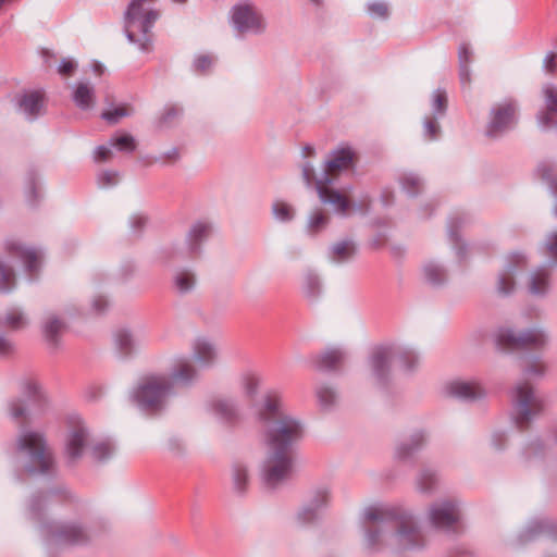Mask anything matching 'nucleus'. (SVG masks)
Here are the masks:
<instances>
[{
    "mask_svg": "<svg viewBox=\"0 0 557 557\" xmlns=\"http://www.w3.org/2000/svg\"><path fill=\"white\" fill-rule=\"evenodd\" d=\"M258 418L264 429V443L268 449L263 468V479L274 485L292 471V447L302 436L300 421L284 410L282 396L268 393L258 410Z\"/></svg>",
    "mask_w": 557,
    "mask_h": 557,
    "instance_id": "1",
    "label": "nucleus"
},
{
    "mask_svg": "<svg viewBox=\"0 0 557 557\" xmlns=\"http://www.w3.org/2000/svg\"><path fill=\"white\" fill-rule=\"evenodd\" d=\"M367 522L376 523L366 534V545L372 550L389 548L395 552L411 549L420 544L419 532L410 520L396 517L387 507L369 506L362 511Z\"/></svg>",
    "mask_w": 557,
    "mask_h": 557,
    "instance_id": "2",
    "label": "nucleus"
},
{
    "mask_svg": "<svg viewBox=\"0 0 557 557\" xmlns=\"http://www.w3.org/2000/svg\"><path fill=\"white\" fill-rule=\"evenodd\" d=\"M197 377V371L186 358H177L170 376L150 373L141 377L133 392L135 403L144 409H158L172 394L175 384H188Z\"/></svg>",
    "mask_w": 557,
    "mask_h": 557,
    "instance_id": "3",
    "label": "nucleus"
},
{
    "mask_svg": "<svg viewBox=\"0 0 557 557\" xmlns=\"http://www.w3.org/2000/svg\"><path fill=\"white\" fill-rule=\"evenodd\" d=\"M354 161V152L350 148L334 150L325 163V171L315 180V188L320 200L334 207L336 212L345 214L349 208V201L339 191L329 187L332 175L348 169Z\"/></svg>",
    "mask_w": 557,
    "mask_h": 557,
    "instance_id": "4",
    "label": "nucleus"
},
{
    "mask_svg": "<svg viewBox=\"0 0 557 557\" xmlns=\"http://www.w3.org/2000/svg\"><path fill=\"white\" fill-rule=\"evenodd\" d=\"M17 450L28 459V472L47 473L54 467V459L47 446L44 434L24 429L16 440Z\"/></svg>",
    "mask_w": 557,
    "mask_h": 557,
    "instance_id": "5",
    "label": "nucleus"
},
{
    "mask_svg": "<svg viewBox=\"0 0 557 557\" xmlns=\"http://www.w3.org/2000/svg\"><path fill=\"white\" fill-rule=\"evenodd\" d=\"M496 344L502 348H541L548 337L543 330L530 329L516 334L511 329H500L495 336Z\"/></svg>",
    "mask_w": 557,
    "mask_h": 557,
    "instance_id": "6",
    "label": "nucleus"
},
{
    "mask_svg": "<svg viewBox=\"0 0 557 557\" xmlns=\"http://www.w3.org/2000/svg\"><path fill=\"white\" fill-rule=\"evenodd\" d=\"M512 404L518 422H527L542 408L532 387L528 383L518 384L512 392Z\"/></svg>",
    "mask_w": 557,
    "mask_h": 557,
    "instance_id": "7",
    "label": "nucleus"
},
{
    "mask_svg": "<svg viewBox=\"0 0 557 557\" xmlns=\"http://www.w3.org/2000/svg\"><path fill=\"white\" fill-rule=\"evenodd\" d=\"M516 111V103L511 100H506L493 107L487 134L494 136L513 126L517 120Z\"/></svg>",
    "mask_w": 557,
    "mask_h": 557,
    "instance_id": "8",
    "label": "nucleus"
},
{
    "mask_svg": "<svg viewBox=\"0 0 557 557\" xmlns=\"http://www.w3.org/2000/svg\"><path fill=\"white\" fill-rule=\"evenodd\" d=\"M232 23L238 30L251 33H260L265 26L260 13L249 4H240L233 8Z\"/></svg>",
    "mask_w": 557,
    "mask_h": 557,
    "instance_id": "9",
    "label": "nucleus"
},
{
    "mask_svg": "<svg viewBox=\"0 0 557 557\" xmlns=\"http://www.w3.org/2000/svg\"><path fill=\"white\" fill-rule=\"evenodd\" d=\"M431 523L441 530L450 531L460 520V512L457 504L445 500L430 508Z\"/></svg>",
    "mask_w": 557,
    "mask_h": 557,
    "instance_id": "10",
    "label": "nucleus"
},
{
    "mask_svg": "<svg viewBox=\"0 0 557 557\" xmlns=\"http://www.w3.org/2000/svg\"><path fill=\"white\" fill-rule=\"evenodd\" d=\"M393 357L394 350L389 346H380L373 349L369 358V369L374 380L383 382L387 377Z\"/></svg>",
    "mask_w": 557,
    "mask_h": 557,
    "instance_id": "11",
    "label": "nucleus"
},
{
    "mask_svg": "<svg viewBox=\"0 0 557 557\" xmlns=\"http://www.w3.org/2000/svg\"><path fill=\"white\" fill-rule=\"evenodd\" d=\"M448 396L463 400H473L485 395V389L476 381L455 380L446 384Z\"/></svg>",
    "mask_w": 557,
    "mask_h": 557,
    "instance_id": "12",
    "label": "nucleus"
},
{
    "mask_svg": "<svg viewBox=\"0 0 557 557\" xmlns=\"http://www.w3.org/2000/svg\"><path fill=\"white\" fill-rule=\"evenodd\" d=\"M88 443V432L84 426L71 430L65 441V455L69 461L74 462L82 457Z\"/></svg>",
    "mask_w": 557,
    "mask_h": 557,
    "instance_id": "13",
    "label": "nucleus"
},
{
    "mask_svg": "<svg viewBox=\"0 0 557 557\" xmlns=\"http://www.w3.org/2000/svg\"><path fill=\"white\" fill-rule=\"evenodd\" d=\"M7 250L13 257L21 258L28 271H34L40 264V255L33 248L25 247L18 240H8Z\"/></svg>",
    "mask_w": 557,
    "mask_h": 557,
    "instance_id": "14",
    "label": "nucleus"
},
{
    "mask_svg": "<svg viewBox=\"0 0 557 557\" xmlns=\"http://www.w3.org/2000/svg\"><path fill=\"white\" fill-rule=\"evenodd\" d=\"M114 342L122 354L128 355L141 347L145 339L144 336L138 333L132 332L127 329H121L116 331Z\"/></svg>",
    "mask_w": 557,
    "mask_h": 557,
    "instance_id": "15",
    "label": "nucleus"
},
{
    "mask_svg": "<svg viewBox=\"0 0 557 557\" xmlns=\"http://www.w3.org/2000/svg\"><path fill=\"white\" fill-rule=\"evenodd\" d=\"M510 261L506 264L504 271L500 273L497 282V290L502 295H508L513 289L512 274L516 264L524 262V256L521 253H512L509 257Z\"/></svg>",
    "mask_w": 557,
    "mask_h": 557,
    "instance_id": "16",
    "label": "nucleus"
},
{
    "mask_svg": "<svg viewBox=\"0 0 557 557\" xmlns=\"http://www.w3.org/2000/svg\"><path fill=\"white\" fill-rule=\"evenodd\" d=\"M73 101L82 110L91 109L95 106V88L88 82H79L73 87Z\"/></svg>",
    "mask_w": 557,
    "mask_h": 557,
    "instance_id": "17",
    "label": "nucleus"
},
{
    "mask_svg": "<svg viewBox=\"0 0 557 557\" xmlns=\"http://www.w3.org/2000/svg\"><path fill=\"white\" fill-rule=\"evenodd\" d=\"M20 110L29 119L36 117L44 108V95L40 91L25 94L18 102Z\"/></svg>",
    "mask_w": 557,
    "mask_h": 557,
    "instance_id": "18",
    "label": "nucleus"
},
{
    "mask_svg": "<svg viewBox=\"0 0 557 557\" xmlns=\"http://www.w3.org/2000/svg\"><path fill=\"white\" fill-rule=\"evenodd\" d=\"M543 94L545 97L546 112L541 113L537 116L539 124L543 127H547L553 124L552 115L557 113V92L552 85L543 87Z\"/></svg>",
    "mask_w": 557,
    "mask_h": 557,
    "instance_id": "19",
    "label": "nucleus"
},
{
    "mask_svg": "<svg viewBox=\"0 0 557 557\" xmlns=\"http://www.w3.org/2000/svg\"><path fill=\"white\" fill-rule=\"evenodd\" d=\"M216 352L214 347L205 339H198L194 345V360L200 366H209L215 359Z\"/></svg>",
    "mask_w": 557,
    "mask_h": 557,
    "instance_id": "20",
    "label": "nucleus"
},
{
    "mask_svg": "<svg viewBox=\"0 0 557 557\" xmlns=\"http://www.w3.org/2000/svg\"><path fill=\"white\" fill-rule=\"evenodd\" d=\"M53 536L59 543H78L86 539L84 529L77 524H66Z\"/></svg>",
    "mask_w": 557,
    "mask_h": 557,
    "instance_id": "21",
    "label": "nucleus"
},
{
    "mask_svg": "<svg viewBox=\"0 0 557 557\" xmlns=\"http://www.w3.org/2000/svg\"><path fill=\"white\" fill-rule=\"evenodd\" d=\"M211 409L219 419L226 422L235 420L238 414L235 405L225 398L215 399L211 405Z\"/></svg>",
    "mask_w": 557,
    "mask_h": 557,
    "instance_id": "22",
    "label": "nucleus"
},
{
    "mask_svg": "<svg viewBox=\"0 0 557 557\" xmlns=\"http://www.w3.org/2000/svg\"><path fill=\"white\" fill-rule=\"evenodd\" d=\"M548 288V273L545 269H537L529 277V290L533 295H543Z\"/></svg>",
    "mask_w": 557,
    "mask_h": 557,
    "instance_id": "23",
    "label": "nucleus"
},
{
    "mask_svg": "<svg viewBox=\"0 0 557 557\" xmlns=\"http://www.w3.org/2000/svg\"><path fill=\"white\" fill-rule=\"evenodd\" d=\"M345 358V352L339 348H330L319 357V366L323 369H333L341 364Z\"/></svg>",
    "mask_w": 557,
    "mask_h": 557,
    "instance_id": "24",
    "label": "nucleus"
},
{
    "mask_svg": "<svg viewBox=\"0 0 557 557\" xmlns=\"http://www.w3.org/2000/svg\"><path fill=\"white\" fill-rule=\"evenodd\" d=\"M327 224V215L321 209H314L310 212L307 220V231L317 233Z\"/></svg>",
    "mask_w": 557,
    "mask_h": 557,
    "instance_id": "25",
    "label": "nucleus"
},
{
    "mask_svg": "<svg viewBox=\"0 0 557 557\" xmlns=\"http://www.w3.org/2000/svg\"><path fill=\"white\" fill-rule=\"evenodd\" d=\"M210 226L206 223H196L189 231L187 239L190 244L191 249H196V246L203 238L208 237L210 234Z\"/></svg>",
    "mask_w": 557,
    "mask_h": 557,
    "instance_id": "26",
    "label": "nucleus"
},
{
    "mask_svg": "<svg viewBox=\"0 0 557 557\" xmlns=\"http://www.w3.org/2000/svg\"><path fill=\"white\" fill-rule=\"evenodd\" d=\"M194 274L188 271H180L174 277V284L180 293H188L195 286Z\"/></svg>",
    "mask_w": 557,
    "mask_h": 557,
    "instance_id": "27",
    "label": "nucleus"
},
{
    "mask_svg": "<svg viewBox=\"0 0 557 557\" xmlns=\"http://www.w3.org/2000/svg\"><path fill=\"white\" fill-rule=\"evenodd\" d=\"M272 212L274 218L281 222L290 221L294 218V209L290 205L284 201H275L272 206Z\"/></svg>",
    "mask_w": 557,
    "mask_h": 557,
    "instance_id": "28",
    "label": "nucleus"
},
{
    "mask_svg": "<svg viewBox=\"0 0 557 557\" xmlns=\"http://www.w3.org/2000/svg\"><path fill=\"white\" fill-rule=\"evenodd\" d=\"M4 323L12 330H21L27 325L28 320L23 312L17 309H13L7 313Z\"/></svg>",
    "mask_w": 557,
    "mask_h": 557,
    "instance_id": "29",
    "label": "nucleus"
},
{
    "mask_svg": "<svg viewBox=\"0 0 557 557\" xmlns=\"http://www.w3.org/2000/svg\"><path fill=\"white\" fill-rule=\"evenodd\" d=\"M110 147H114L120 151L132 152L136 148V143L133 136L123 134L110 139Z\"/></svg>",
    "mask_w": 557,
    "mask_h": 557,
    "instance_id": "30",
    "label": "nucleus"
},
{
    "mask_svg": "<svg viewBox=\"0 0 557 557\" xmlns=\"http://www.w3.org/2000/svg\"><path fill=\"white\" fill-rule=\"evenodd\" d=\"M332 252L336 260H346L355 253V245L350 240H343L332 247Z\"/></svg>",
    "mask_w": 557,
    "mask_h": 557,
    "instance_id": "31",
    "label": "nucleus"
},
{
    "mask_svg": "<svg viewBox=\"0 0 557 557\" xmlns=\"http://www.w3.org/2000/svg\"><path fill=\"white\" fill-rule=\"evenodd\" d=\"M133 110L127 106H119L102 113V117L109 123H117L122 117L131 115Z\"/></svg>",
    "mask_w": 557,
    "mask_h": 557,
    "instance_id": "32",
    "label": "nucleus"
},
{
    "mask_svg": "<svg viewBox=\"0 0 557 557\" xmlns=\"http://www.w3.org/2000/svg\"><path fill=\"white\" fill-rule=\"evenodd\" d=\"M233 482L238 492L245 490L248 482V471L245 466L237 463L233 467Z\"/></svg>",
    "mask_w": 557,
    "mask_h": 557,
    "instance_id": "33",
    "label": "nucleus"
},
{
    "mask_svg": "<svg viewBox=\"0 0 557 557\" xmlns=\"http://www.w3.org/2000/svg\"><path fill=\"white\" fill-rule=\"evenodd\" d=\"M63 327V323L57 318L49 319L44 325V334L47 341L54 343L55 336Z\"/></svg>",
    "mask_w": 557,
    "mask_h": 557,
    "instance_id": "34",
    "label": "nucleus"
},
{
    "mask_svg": "<svg viewBox=\"0 0 557 557\" xmlns=\"http://www.w3.org/2000/svg\"><path fill=\"white\" fill-rule=\"evenodd\" d=\"M14 273L12 269L7 268L0 262V292H8L14 285Z\"/></svg>",
    "mask_w": 557,
    "mask_h": 557,
    "instance_id": "35",
    "label": "nucleus"
},
{
    "mask_svg": "<svg viewBox=\"0 0 557 557\" xmlns=\"http://www.w3.org/2000/svg\"><path fill=\"white\" fill-rule=\"evenodd\" d=\"M447 97L444 90L437 89L432 95V110L436 113H443L446 109Z\"/></svg>",
    "mask_w": 557,
    "mask_h": 557,
    "instance_id": "36",
    "label": "nucleus"
},
{
    "mask_svg": "<svg viewBox=\"0 0 557 557\" xmlns=\"http://www.w3.org/2000/svg\"><path fill=\"white\" fill-rule=\"evenodd\" d=\"M368 13L374 18H383L388 14L387 4L382 1H374L368 4Z\"/></svg>",
    "mask_w": 557,
    "mask_h": 557,
    "instance_id": "37",
    "label": "nucleus"
},
{
    "mask_svg": "<svg viewBox=\"0 0 557 557\" xmlns=\"http://www.w3.org/2000/svg\"><path fill=\"white\" fill-rule=\"evenodd\" d=\"M113 450V446L110 443L102 442L94 446L92 455L97 460L101 461L110 457Z\"/></svg>",
    "mask_w": 557,
    "mask_h": 557,
    "instance_id": "38",
    "label": "nucleus"
},
{
    "mask_svg": "<svg viewBox=\"0 0 557 557\" xmlns=\"http://www.w3.org/2000/svg\"><path fill=\"white\" fill-rule=\"evenodd\" d=\"M318 397L321 405L326 407L335 401L336 393L329 386H322L318 389Z\"/></svg>",
    "mask_w": 557,
    "mask_h": 557,
    "instance_id": "39",
    "label": "nucleus"
},
{
    "mask_svg": "<svg viewBox=\"0 0 557 557\" xmlns=\"http://www.w3.org/2000/svg\"><path fill=\"white\" fill-rule=\"evenodd\" d=\"M544 248L547 256L557 260V231L546 236Z\"/></svg>",
    "mask_w": 557,
    "mask_h": 557,
    "instance_id": "40",
    "label": "nucleus"
},
{
    "mask_svg": "<svg viewBox=\"0 0 557 557\" xmlns=\"http://www.w3.org/2000/svg\"><path fill=\"white\" fill-rule=\"evenodd\" d=\"M117 173L113 171H103L98 175V184L101 187H109L117 183Z\"/></svg>",
    "mask_w": 557,
    "mask_h": 557,
    "instance_id": "41",
    "label": "nucleus"
},
{
    "mask_svg": "<svg viewBox=\"0 0 557 557\" xmlns=\"http://www.w3.org/2000/svg\"><path fill=\"white\" fill-rule=\"evenodd\" d=\"M77 63L72 59H62L59 66L58 73L62 76H71L75 71Z\"/></svg>",
    "mask_w": 557,
    "mask_h": 557,
    "instance_id": "42",
    "label": "nucleus"
},
{
    "mask_svg": "<svg viewBox=\"0 0 557 557\" xmlns=\"http://www.w3.org/2000/svg\"><path fill=\"white\" fill-rule=\"evenodd\" d=\"M8 410H9L11 418H13L15 420L22 418L25 412L24 405L22 404V401H20L17 399L11 400L9 403Z\"/></svg>",
    "mask_w": 557,
    "mask_h": 557,
    "instance_id": "43",
    "label": "nucleus"
},
{
    "mask_svg": "<svg viewBox=\"0 0 557 557\" xmlns=\"http://www.w3.org/2000/svg\"><path fill=\"white\" fill-rule=\"evenodd\" d=\"M211 64L212 59L209 55H199L195 60V67L200 72H205Z\"/></svg>",
    "mask_w": 557,
    "mask_h": 557,
    "instance_id": "44",
    "label": "nucleus"
},
{
    "mask_svg": "<svg viewBox=\"0 0 557 557\" xmlns=\"http://www.w3.org/2000/svg\"><path fill=\"white\" fill-rule=\"evenodd\" d=\"M112 154L111 148L108 146H99L95 150V159L97 161H106L108 160Z\"/></svg>",
    "mask_w": 557,
    "mask_h": 557,
    "instance_id": "45",
    "label": "nucleus"
},
{
    "mask_svg": "<svg viewBox=\"0 0 557 557\" xmlns=\"http://www.w3.org/2000/svg\"><path fill=\"white\" fill-rule=\"evenodd\" d=\"M435 482V476L432 472H423L420 478V486L422 490H430L432 484Z\"/></svg>",
    "mask_w": 557,
    "mask_h": 557,
    "instance_id": "46",
    "label": "nucleus"
},
{
    "mask_svg": "<svg viewBox=\"0 0 557 557\" xmlns=\"http://www.w3.org/2000/svg\"><path fill=\"white\" fill-rule=\"evenodd\" d=\"M438 133V125L434 121H425L424 134L429 139H434Z\"/></svg>",
    "mask_w": 557,
    "mask_h": 557,
    "instance_id": "47",
    "label": "nucleus"
},
{
    "mask_svg": "<svg viewBox=\"0 0 557 557\" xmlns=\"http://www.w3.org/2000/svg\"><path fill=\"white\" fill-rule=\"evenodd\" d=\"M180 158V152L176 148H171L170 150L162 153L160 158L157 159V161L165 163V160H169L171 162L177 161Z\"/></svg>",
    "mask_w": 557,
    "mask_h": 557,
    "instance_id": "48",
    "label": "nucleus"
},
{
    "mask_svg": "<svg viewBox=\"0 0 557 557\" xmlns=\"http://www.w3.org/2000/svg\"><path fill=\"white\" fill-rule=\"evenodd\" d=\"M302 177L308 186H310L314 178V169L311 163H306L302 166Z\"/></svg>",
    "mask_w": 557,
    "mask_h": 557,
    "instance_id": "49",
    "label": "nucleus"
},
{
    "mask_svg": "<svg viewBox=\"0 0 557 557\" xmlns=\"http://www.w3.org/2000/svg\"><path fill=\"white\" fill-rule=\"evenodd\" d=\"M14 351V345L9 339L0 336V356H7Z\"/></svg>",
    "mask_w": 557,
    "mask_h": 557,
    "instance_id": "50",
    "label": "nucleus"
},
{
    "mask_svg": "<svg viewBox=\"0 0 557 557\" xmlns=\"http://www.w3.org/2000/svg\"><path fill=\"white\" fill-rule=\"evenodd\" d=\"M459 63L468 64L470 62V50L467 45H461L458 50Z\"/></svg>",
    "mask_w": 557,
    "mask_h": 557,
    "instance_id": "51",
    "label": "nucleus"
},
{
    "mask_svg": "<svg viewBox=\"0 0 557 557\" xmlns=\"http://www.w3.org/2000/svg\"><path fill=\"white\" fill-rule=\"evenodd\" d=\"M299 517L302 519L304 522H308L315 519L317 511L315 509L312 508H306L300 512Z\"/></svg>",
    "mask_w": 557,
    "mask_h": 557,
    "instance_id": "52",
    "label": "nucleus"
},
{
    "mask_svg": "<svg viewBox=\"0 0 557 557\" xmlns=\"http://www.w3.org/2000/svg\"><path fill=\"white\" fill-rule=\"evenodd\" d=\"M438 272H440V269H437L436 267L430 265V267L425 268V274L429 277V280L432 282L437 281L436 275L438 274Z\"/></svg>",
    "mask_w": 557,
    "mask_h": 557,
    "instance_id": "53",
    "label": "nucleus"
},
{
    "mask_svg": "<svg viewBox=\"0 0 557 557\" xmlns=\"http://www.w3.org/2000/svg\"><path fill=\"white\" fill-rule=\"evenodd\" d=\"M467 65L468 64H460V77H461L462 84L470 82V73H469Z\"/></svg>",
    "mask_w": 557,
    "mask_h": 557,
    "instance_id": "54",
    "label": "nucleus"
},
{
    "mask_svg": "<svg viewBox=\"0 0 557 557\" xmlns=\"http://www.w3.org/2000/svg\"><path fill=\"white\" fill-rule=\"evenodd\" d=\"M107 306V301L103 298H98L94 301V307L97 312L103 310Z\"/></svg>",
    "mask_w": 557,
    "mask_h": 557,
    "instance_id": "55",
    "label": "nucleus"
},
{
    "mask_svg": "<svg viewBox=\"0 0 557 557\" xmlns=\"http://www.w3.org/2000/svg\"><path fill=\"white\" fill-rule=\"evenodd\" d=\"M554 61H555V57L553 54L546 55V58L544 60L545 66L548 67L549 71L554 70V66H555Z\"/></svg>",
    "mask_w": 557,
    "mask_h": 557,
    "instance_id": "56",
    "label": "nucleus"
},
{
    "mask_svg": "<svg viewBox=\"0 0 557 557\" xmlns=\"http://www.w3.org/2000/svg\"><path fill=\"white\" fill-rule=\"evenodd\" d=\"M28 197H29V200L33 201L35 200L36 196H35V187H34V183L32 182L30 186H29V189H28Z\"/></svg>",
    "mask_w": 557,
    "mask_h": 557,
    "instance_id": "57",
    "label": "nucleus"
},
{
    "mask_svg": "<svg viewBox=\"0 0 557 557\" xmlns=\"http://www.w3.org/2000/svg\"><path fill=\"white\" fill-rule=\"evenodd\" d=\"M329 498V493L326 491L323 492V499L322 503L326 502Z\"/></svg>",
    "mask_w": 557,
    "mask_h": 557,
    "instance_id": "58",
    "label": "nucleus"
},
{
    "mask_svg": "<svg viewBox=\"0 0 557 557\" xmlns=\"http://www.w3.org/2000/svg\"><path fill=\"white\" fill-rule=\"evenodd\" d=\"M404 450H405V447H404V446H401V447L399 448V456H405V455L407 454V451H404Z\"/></svg>",
    "mask_w": 557,
    "mask_h": 557,
    "instance_id": "59",
    "label": "nucleus"
},
{
    "mask_svg": "<svg viewBox=\"0 0 557 557\" xmlns=\"http://www.w3.org/2000/svg\"><path fill=\"white\" fill-rule=\"evenodd\" d=\"M172 1L175 3H178V4H184L187 2V0H172Z\"/></svg>",
    "mask_w": 557,
    "mask_h": 557,
    "instance_id": "60",
    "label": "nucleus"
},
{
    "mask_svg": "<svg viewBox=\"0 0 557 557\" xmlns=\"http://www.w3.org/2000/svg\"><path fill=\"white\" fill-rule=\"evenodd\" d=\"M10 0H0V9L8 3Z\"/></svg>",
    "mask_w": 557,
    "mask_h": 557,
    "instance_id": "61",
    "label": "nucleus"
},
{
    "mask_svg": "<svg viewBox=\"0 0 557 557\" xmlns=\"http://www.w3.org/2000/svg\"><path fill=\"white\" fill-rule=\"evenodd\" d=\"M411 182L413 185H418L419 184V180L418 178H411Z\"/></svg>",
    "mask_w": 557,
    "mask_h": 557,
    "instance_id": "62",
    "label": "nucleus"
},
{
    "mask_svg": "<svg viewBox=\"0 0 557 557\" xmlns=\"http://www.w3.org/2000/svg\"><path fill=\"white\" fill-rule=\"evenodd\" d=\"M532 373H533V371H532V370H528V371H527V374H532Z\"/></svg>",
    "mask_w": 557,
    "mask_h": 557,
    "instance_id": "63",
    "label": "nucleus"
},
{
    "mask_svg": "<svg viewBox=\"0 0 557 557\" xmlns=\"http://www.w3.org/2000/svg\"><path fill=\"white\" fill-rule=\"evenodd\" d=\"M311 1L314 2V3H319V0H311Z\"/></svg>",
    "mask_w": 557,
    "mask_h": 557,
    "instance_id": "64",
    "label": "nucleus"
}]
</instances>
